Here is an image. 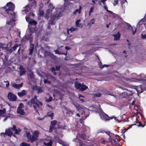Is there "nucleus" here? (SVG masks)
Listing matches in <instances>:
<instances>
[{"mask_svg":"<svg viewBox=\"0 0 146 146\" xmlns=\"http://www.w3.org/2000/svg\"><path fill=\"white\" fill-rule=\"evenodd\" d=\"M82 7L81 6H79V9H76L73 12V14L75 15L77 13H78L79 14L81 13L82 10Z\"/></svg>","mask_w":146,"mask_h":146,"instance_id":"23","label":"nucleus"},{"mask_svg":"<svg viewBox=\"0 0 146 146\" xmlns=\"http://www.w3.org/2000/svg\"><path fill=\"white\" fill-rule=\"evenodd\" d=\"M49 112L47 113L46 116L50 117L51 119L52 120L53 119L54 113H52L50 114H49Z\"/></svg>","mask_w":146,"mask_h":146,"instance_id":"29","label":"nucleus"},{"mask_svg":"<svg viewBox=\"0 0 146 146\" xmlns=\"http://www.w3.org/2000/svg\"><path fill=\"white\" fill-rule=\"evenodd\" d=\"M32 33H30L29 35H26L25 36V37L23 39V41L25 42L28 40H29L30 43H32L33 40V37L32 36Z\"/></svg>","mask_w":146,"mask_h":146,"instance_id":"6","label":"nucleus"},{"mask_svg":"<svg viewBox=\"0 0 146 146\" xmlns=\"http://www.w3.org/2000/svg\"><path fill=\"white\" fill-rule=\"evenodd\" d=\"M108 66H108V65H106V64H104V65H103L102 66V68H104V67H108Z\"/></svg>","mask_w":146,"mask_h":146,"instance_id":"61","label":"nucleus"},{"mask_svg":"<svg viewBox=\"0 0 146 146\" xmlns=\"http://www.w3.org/2000/svg\"><path fill=\"white\" fill-rule=\"evenodd\" d=\"M113 139H112L111 137V138L110 137L109 138V140L110 142H111L112 145H116L120 141V139H118L117 138H115L113 137Z\"/></svg>","mask_w":146,"mask_h":146,"instance_id":"10","label":"nucleus"},{"mask_svg":"<svg viewBox=\"0 0 146 146\" xmlns=\"http://www.w3.org/2000/svg\"><path fill=\"white\" fill-rule=\"evenodd\" d=\"M48 7L50 9L51 11H52L54 8V7L53 6V5L51 3H50L48 5Z\"/></svg>","mask_w":146,"mask_h":146,"instance_id":"42","label":"nucleus"},{"mask_svg":"<svg viewBox=\"0 0 146 146\" xmlns=\"http://www.w3.org/2000/svg\"><path fill=\"white\" fill-rule=\"evenodd\" d=\"M25 19L26 21L29 23V21L30 20V17L28 16H26L25 17Z\"/></svg>","mask_w":146,"mask_h":146,"instance_id":"52","label":"nucleus"},{"mask_svg":"<svg viewBox=\"0 0 146 146\" xmlns=\"http://www.w3.org/2000/svg\"><path fill=\"white\" fill-rule=\"evenodd\" d=\"M38 15L41 16H43L44 14V11L41 9V8L40 7L38 11Z\"/></svg>","mask_w":146,"mask_h":146,"instance_id":"26","label":"nucleus"},{"mask_svg":"<svg viewBox=\"0 0 146 146\" xmlns=\"http://www.w3.org/2000/svg\"><path fill=\"white\" fill-rule=\"evenodd\" d=\"M105 133L106 134H107L110 137V138H111V135H110V134L111 133L109 131H105L103 129H100L98 130V133Z\"/></svg>","mask_w":146,"mask_h":146,"instance_id":"12","label":"nucleus"},{"mask_svg":"<svg viewBox=\"0 0 146 146\" xmlns=\"http://www.w3.org/2000/svg\"><path fill=\"white\" fill-rule=\"evenodd\" d=\"M13 132L10 130L9 129H7L5 130V133L2 132L1 134V135H3L4 137H5L7 136L11 137L13 135Z\"/></svg>","mask_w":146,"mask_h":146,"instance_id":"8","label":"nucleus"},{"mask_svg":"<svg viewBox=\"0 0 146 146\" xmlns=\"http://www.w3.org/2000/svg\"><path fill=\"white\" fill-rule=\"evenodd\" d=\"M57 123V121L55 120L51 121L50 125L49 127V132H52L53 131V130H56L57 128L55 127V126Z\"/></svg>","mask_w":146,"mask_h":146,"instance_id":"5","label":"nucleus"},{"mask_svg":"<svg viewBox=\"0 0 146 146\" xmlns=\"http://www.w3.org/2000/svg\"><path fill=\"white\" fill-rule=\"evenodd\" d=\"M66 113L68 114L69 116H71L73 114V111L67 109Z\"/></svg>","mask_w":146,"mask_h":146,"instance_id":"28","label":"nucleus"},{"mask_svg":"<svg viewBox=\"0 0 146 146\" xmlns=\"http://www.w3.org/2000/svg\"><path fill=\"white\" fill-rule=\"evenodd\" d=\"M17 94L19 97H22L26 95V92L25 90H23L21 92H18Z\"/></svg>","mask_w":146,"mask_h":146,"instance_id":"22","label":"nucleus"},{"mask_svg":"<svg viewBox=\"0 0 146 146\" xmlns=\"http://www.w3.org/2000/svg\"><path fill=\"white\" fill-rule=\"evenodd\" d=\"M146 17V13L145 14V16L144 17V18L141 19L139 21V23H140L141 24H142L143 23L146 21V19H145Z\"/></svg>","mask_w":146,"mask_h":146,"instance_id":"37","label":"nucleus"},{"mask_svg":"<svg viewBox=\"0 0 146 146\" xmlns=\"http://www.w3.org/2000/svg\"><path fill=\"white\" fill-rule=\"evenodd\" d=\"M36 2L35 1H34L32 4H30L27 5L25 8L22 10V11H24L26 13L28 12L30 10L31 7L33 6L34 8L36 7Z\"/></svg>","mask_w":146,"mask_h":146,"instance_id":"4","label":"nucleus"},{"mask_svg":"<svg viewBox=\"0 0 146 146\" xmlns=\"http://www.w3.org/2000/svg\"><path fill=\"white\" fill-rule=\"evenodd\" d=\"M20 146H30V145L27 143L23 142L20 144Z\"/></svg>","mask_w":146,"mask_h":146,"instance_id":"40","label":"nucleus"},{"mask_svg":"<svg viewBox=\"0 0 146 146\" xmlns=\"http://www.w3.org/2000/svg\"><path fill=\"white\" fill-rule=\"evenodd\" d=\"M29 24L31 26H36L37 23L36 21L31 19L30 20Z\"/></svg>","mask_w":146,"mask_h":146,"instance_id":"17","label":"nucleus"},{"mask_svg":"<svg viewBox=\"0 0 146 146\" xmlns=\"http://www.w3.org/2000/svg\"><path fill=\"white\" fill-rule=\"evenodd\" d=\"M1 112L0 113L1 114H3L5 113L6 109L5 108H3L2 110H1Z\"/></svg>","mask_w":146,"mask_h":146,"instance_id":"53","label":"nucleus"},{"mask_svg":"<svg viewBox=\"0 0 146 146\" xmlns=\"http://www.w3.org/2000/svg\"><path fill=\"white\" fill-rule=\"evenodd\" d=\"M127 26L128 29H131L133 34V35H134L136 33L137 29L135 27H132L131 25L129 24H128Z\"/></svg>","mask_w":146,"mask_h":146,"instance_id":"13","label":"nucleus"},{"mask_svg":"<svg viewBox=\"0 0 146 146\" xmlns=\"http://www.w3.org/2000/svg\"><path fill=\"white\" fill-rule=\"evenodd\" d=\"M65 3L68 5H70L71 3L69 2L68 0H64Z\"/></svg>","mask_w":146,"mask_h":146,"instance_id":"48","label":"nucleus"},{"mask_svg":"<svg viewBox=\"0 0 146 146\" xmlns=\"http://www.w3.org/2000/svg\"><path fill=\"white\" fill-rule=\"evenodd\" d=\"M22 83H21L20 84H13L12 86L13 87L16 89H19L22 86Z\"/></svg>","mask_w":146,"mask_h":146,"instance_id":"24","label":"nucleus"},{"mask_svg":"<svg viewBox=\"0 0 146 146\" xmlns=\"http://www.w3.org/2000/svg\"><path fill=\"white\" fill-rule=\"evenodd\" d=\"M137 113L139 114L142 119H145L144 115L142 114L141 113L139 112H137Z\"/></svg>","mask_w":146,"mask_h":146,"instance_id":"49","label":"nucleus"},{"mask_svg":"<svg viewBox=\"0 0 146 146\" xmlns=\"http://www.w3.org/2000/svg\"><path fill=\"white\" fill-rule=\"evenodd\" d=\"M15 8L14 4L11 2H8L1 8V13L2 14H6L13 18H15L16 15V13L14 11Z\"/></svg>","mask_w":146,"mask_h":146,"instance_id":"1","label":"nucleus"},{"mask_svg":"<svg viewBox=\"0 0 146 146\" xmlns=\"http://www.w3.org/2000/svg\"><path fill=\"white\" fill-rule=\"evenodd\" d=\"M55 52L56 54H64L65 55V56H66L67 54L66 52V53L60 52H59V50H55Z\"/></svg>","mask_w":146,"mask_h":146,"instance_id":"30","label":"nucleus"},{"mask_svg":"<svg viewBox=\"0 0 146 146\" xmlns=\"http://www.w3.org/2000/svg\"><path fill=\"white\" fill-rule=\"evenodd\" d=\"M80 20H77L76 21V25H77L79 24V23L80 22Z\"/></svg>","mask_w":146,"mask_h":146,"instance_id":"64","label":"nucleus"},{"mask_svg":"<svg viewBox=\"0 0 146 146\" xmlns=\"http://www.w3.org/2000/svg\"><path fill=\"white\" fill-rule=\"evenodd\" d=\"M94 7L93 6L91 7L90 8V10L89 11V15H90L91 13L93 11V10L94 9Z\"/></svg>","mask_w":146,"mask_h":146,"instance_id":"39","label":"nucleus"},{"mask_svg":"<svg viewBox=\"0 0 146 146\" xmlns=\"http://www.w3.org/2000/svg\"><path fill=\"white\" fill-rule=\"evenodd\" d=\"M101 117L102 119L106 120V121L109 119V117L106 114L104 113L101 115Z\"/></svg>","mask_w":146,"mask_h":146,"instance_id":"14","label":"nucleus"},{"mask_svg":"<svg viewBox=\"0 0 146 146\" xmlns=\"http://www.w3.org/2000/svg\"><path fill=\"white\" fill-rule=\"evenodd\" d=\"M100 141L102 143L104 144L105 143V139L104 138H102L100 140Z\"/></svg>","mask_w":146,"mask_h":146,"instance_id":"54","label":"nucleus"},{"mask_svg":"<svg viewBox=\"0 0 146 146\" xmlns=\"http://www.w3.org/2000/svg\"><path fill=\"white\" fill-rule=\"evenodd\" d=\"M113 36H114V40H119L120 38V34L118 32L117 34L114 35Z\"/></svg>","mask_w":146,"mask_h":146,"instance_id":"20","label":"nucleus"},{"mask_svg":"<svg viewBox=\"0 0 146 146\" xmlns=\"http://www.w3.org/2000/svg\"><path fill=\"white\" fill-rule=\"evenodd\" d=\"M24 105H23V103H21L20 104L19 106L18 107L17 109H21L22 108H24Z\"/></svg>","mask_w":146,"mask_h":146,"instance_id":"47","label":"nucleus"},{"mask_svg":"<svg viewBox=\"0 0 146 146\" xmlns=\"http://www.w3.org/2000/svg\"><path fill=\"white\" fill-rule=\"evenodd\" d=\"M27 104L30 106L33 105V108L37 113L38 112L37 108H40V107H42L43 105L42 102L38 100L36 95L34 97L32 98L30 101L27 102Z\"/></svg>","mask_w":146,"mask_h":146,"instance_id":"2","label":"nucleus"},{"mask_svg":"<svg viewBox=\"0 0 146 146\" xmlns=\"http://www.w3.org/2000/svg\"><path fill=\"white\" fill-rule=\"evenodd\" d=\"M19 69H20V76H22L25 73L26 70L25 69L22 67H20Z\"/></svg>","mask_w":146,"mask_h":146,"instance_id":"21","label":"nucleus"},{"mask_svg":"<svg viewBox=\"0 0 146 146\" xmlns=\"http://www.w3.org/2000/svg\"><path fill=\"white\" fill-rule=\"evenodd\" d=\"M4 50H5V52L6 53H8V52H9V48L8 47V46H5V48H4Z\"/></svg>","mask_w":146,"mask_h":146,"instance_id":"46","label":"nucleus"},{"mask_svg":"<svg viewBox=\"0 0 146 146\" xmlns=\"http://www.w3.org/2000/svg\"><path fill=\"white\" fill-rule=\"evenodd\" d=\"M121 1V3L122 4L124 3L125 2H127L126 0H119Z\"/></svg>","mask_w":146,"mask_h":146,"instance_id":"59","label":"nucleus"},{"mask_svg":"<svg viewBox=\"0 0 146 146\" xmlns=\"http://www.w3.org/2000/svg\"><path fill=\"white\" fill-rule=\"evenodd\" d=\"M128 93L126 92H123L121 94V97L123 98H126L129 97L130 96H132L133 94L134 93V92L131 90H129L128 91Z\"/></svg>","mask_w":146,"mask_h":146,"instance_id":"9","label":"nucleus"},{"mask_svg":"<svg viewBox=\"0 0 146 146\" xmlns=\"http://www.w3.org/2000/svg\"><path fill=\"white\" fill-rule=\"evenodd\" d=\"M50 70L52 72L55 71L56 70V69L54 67H52L50 68Z\"/></svg>","mask_w":146,"mask_h":146,"instance_id":"57","label":"nucleus"},{"mask_svg":"<svg viewBox=\"0 0 146 146\" xmlns=\"http://www.w3.org/2000/svg\"><path fill=\"white\" fill-rule=\"evenodd\" d=\"M26 136L28 140V141H30L32 143L38 140L39 134V132L38 130H36L33 133V135L32 136L30 132L25 131Z\"/></svg>","mask_w":146,"mask_h":146,"instance_id":"3","label":"nucleus"},{"mask_svg":"<svg viewBox=\"0 0 146 146\" xmlns=\"http://www.w3.org/2000/svg\"><path fill=\"white\" fill-rule=\"evenodd\" d=\"M17 113H18L20 114L21 115H23L24 114V110L21 109H17Z\"/></svg>","mask_w":146,"mask_h":146,"instance_id":"27","label":"nucleus"},{"mask_svg":"<svg viewBox=\"0 0 146 146\" xmlns=\"http://www.w3.org/2000/svg\"><path fill=\"white\" fill-rule=\"evenodd\" d=\"M42 88V87H39L38 88H37V86H35L34 87V89L36 90H37V93L39 94L43 92Z\"/></svg>","mask_w":146,"mask_h":146,"instance_id":"18","label":"nucleus"},{"mask_svg":"<svg viewBox=\"0 0 146 146\" xmlns=\"http://www.w3.org/2000/svg\"><path fill=\"white\" fill-rule=\"evenodd\" d=\"M79 135L80 138L82 139L85 140L86 139V135L83 132L79 134Z\"/></svg>","mask_w":146,"mask_h":146,"instance_id":"25","label":"nucleus"},{"mask_svg":"<svg viewBox=\"0 0 146 146\" xmlns=\"http://www.w3.org/2000/svg\"><path fill=\"white\" fill-rule=\"evenodd\" d=\"M86 117L87 116H85L84 118H83V117H82L81 118H80V122L81 123V121L84 120L85 119V118H86Z\"/></svg>","mask_w":146,"mask_h":146,"instance_id":"56","label":"nucleus"},{"mask_svg":"<svg viewBox=\"0 0 146 146\" xmlns=\"http://www.w3.org/2000/svg\"><path fill=\"white\" fill-rule=\"evenodd\" d=\"M16 128V126L15 125H13L12 127H11L10 128H9L8 129H9L10 130H12V131H14L15 130Z\"/></svg>","mask_w":146,"mask_h":146,"instance_id":"43","label":"nucleus"},{"mask_svg":"<svg viewBox=\"0 0 146 146\" xmlns=\"http://www.w3.org/2000/svg\"><path fill=\"white\" fill-rule=\"evenodd\" d=\"M29 76L31 79H33L34 78V75L33 73H31L29 74Z\"/></svg>","mask_w":146,"mask_h":146,"instance_id":"45","label":"nucleus"},{"mask_svg":"<svg viewBox=\"0 0 146 146\" xmlns=\"http://www.w3.org/2000/svg\"><path fill=\"white\" fill-rule=\"evenodd\" d=\"M52 142L51 141H50L47 143H44V144L47 146H51L52 145Z\"/></svg>","mask_w":146,"mask_h":146,"instance_id":"41","label":"nucleus"},{"mask_svg":"<svg viewBox=\"0 0 146 146\" xmlns=\"http://www.w3.org/2000/svg\"><path fill=\"white\" fill-rule=\"evenodd\" d=\"M60 69V66H56V70L57 71H59Z\"/></svg>","mask_w":146,"mask_h":146,"instance_id":"55","label":"nucleus"},{"mask_svg":"<svg viewBox=\"0 0 146 146\" xmlns=\"http://www.w3.org/2000/svg\"><path fill=\"white\" fill-rule=\"evenodd\" d=\"M30 48L29 49V55H31L32 54L34 49V44L31 43H30Z\"/></svg>","mask_w":146,"mask_h":146,"instance_id":"15","label":"nucleus"},{"mask_svg":"<svg viewBox=\"0 0 146 146\" xmlns=\"http://www.w3.org/2000/svg\"><path fill=\"white\" fill-rule=\"evenodd\" d=\"M49 22V24L52 25H54L55 23V19H50Z\"/></svg>","mask_w":146,"mask_h":146,"instance_id":"31","label":"nucleus"},{"mask_svg":"<svg viewBox=\"0 0 146 146\" xmlns=\"http://www.w3.org/2000/svg\"><path fill=\"white\" fill-rule=\"evenodd\" d=\"M102 95V94L100 93H95L93 94V95L94 96V97H100Z\"/></svg>","mask_w":146,"mask_h":146,"instance_id":"35","label":"nucleus"},{"mask_svg":"<svg viewBox=\"0 0 146 146\" xmlns=\"http://www.w3.org/2000/svg\"><path fill=\"white\" fill-rule=\"evenodd\" d=\"M142 38H146V34L145 35H141Z\"/></svg>","mask_w":146,"mask_h":146,"instance_id":"60","label":"nucleus"},{"mask_svg":"<svg viewBox=\"0 0 146 146\" xmlns=\"http://www.w3.org/2000/svg\"><path fill=\"white\" fill-rule=\"evenodd\" d=\"M99 66L100 67V68H102V63L101 62H99Z\"/></svg>","mask_w":146,"mask_h":146,"instance_id":"63","label":"nucleus"},{"mask_svg":"<svg viewBox=\"0 0 146 146\" xmlns=\"http://www.w3.org/2000/svg\"><path fill=\"white\" fill-rule=\"evenodd\" d=\"M127 41L128 42V46H129L131 45V43L129 42V41L128 40H127Z\"/></svg>","mask_w":146,"mask_h":146,"instance_id":"62","label":"nucleus"},{"mask_svg":"<svg viewBox=\"0 0 146 146\" xmlns=\"http://www.w3.org/2000/svg\"><path fill=\"white\" fill-rule=\"evenodd\" d=\"M7 97L9 101L12 102L16 101L17 100L16 96L11 92H9L8 93Z\"/></svg>","mask_w":146,"mask_h":146,"instance_id":"7","label":"nucleus"},{"mask_svg":"<svg viewBox=\"0 0 146 146\" xmlns=\"http://www.w3.org/2000/svg\"><path fill=\"white\" fill-rule=\"evenodd\" d=\"M88 87L87 86H86L85 85L83 84H82L81 85V86L80 87L79 90L83 91L86 90L88 89Z\"/></svg>","mask_w":146,"mask_h":146,"instance_id":"19","label":"nucleus"},{"mask_svg":"<svg viewBox=\"0 0 146 146\" xmlns=\"http://www.w3.org/2000/svg\"><path fill=\"white\" fill-rule=\"evenodd\" d=\"M6 46V44L5 43H1L0 44V48H2L3 49H4V48H5V46Z\"/></svg>","mask_w":146,"mask_h":146,"instance_id":"38","label":"nucleus"},{"mask_svg":"<svg viewBox=\"0 0 146 146\" xmlns=\"http://www.w3.org/2000/svg\"><path fill=\"white\" fill-rule=\"evenodd\" d=\"M78 97L79 99H80V101H82V102H84V100L82 98H83L84 97L82 96L80 94H79Z\"/></svg>","mask_w":146,"mask_h":146,"instance_id":"44","label":"nucleus"},{"mask_svg":"<svg viewBox=\"0 0 146 146\" xmlns=\"http://www.w3.org/2000/svg\"><path fill=\"white\" fill-rule=\"evenodd\" d=\"M67 126L66 125L62 126V125H60L57 127L58 129H66V128H67Z\"/></svg>","mask_w":146,"mask_h":146,"instance_id":"33","label":"nucleus"},{"mask_svg":"<svg viewBox=\"0 0 146 146\" xmlns=\"http://www.w3.org/2000/svg\"><path fill=\"white\" fill-rule=\"evenodd\" d=\"M19 46V45L17 44H15L13 46L11 47L9 50L8 54H11L13 51H15L17 49V48Z\"/></svg>","mask_w":146,"mask_h":146,"instance_id":"11","label":"nucleus"},{"mask_svg":"<svg viewBox=\"0 0 146 146\" xmlns=\"http://www.w3.org/2000/svg\"><path fill=\"white\" fill-rule=\"evenodd\" d=\"M137 124H136V125H138L139 127L141 126L142 127H143L145 125V123L144 125H142L140 121H139L138 122H137Z\"/></svg>","mask_w":146,"mask_h":146,"instance_id":"36","label":"nucleus"},{"mask_svg":"<svg viewBox=\"0 0 146 146\" xmlns=\"http://www.w3.org/2000/svg\"><path fill=\"white\" fill-rule=\"evenodd\" d=\"M81 83L78 82H76L74 83L75 87L76 90L80 89L81 86Z\"/></svg>","mask_w":146,"mask_h":146,"instance_id":"16","label":"nucleus"},{"mask_svg":"<svg viewBox=\"0 0 146 146\" xmlns=\"http://www.w3.org/2000/svg\"><path fill=\"white\" fill-rule=\"evenodd\" d=\"M60 142H62V143H60V144L62 145L63 146H69L68 144L63 142L62 141H61Z\"/></svg>","mask_w":146,"mask_h":146,"instance_id":"50","label":"nucleus"},{"mask_svg":"<svg viewBox=\"0 0 146 146\" xmlns=\"http://www.w3.org/2000/svg\"><path fill=\"white\" fill-rule=\"evenodd\" d=\"M75 29L73 27H71L69 29H67V34L68 35H70L69 33V31H70V33H71L73 31H74Z\"/></svg>","mask_w":146,"mask_h":146,"instance_id":"34","label":"nucleus"},{"mask_svg":"<svg viewBox=\"0 0 146 146\" xmlns=\"http://www.w3.org/2000/svg\"><path fill=\"white\" fill-rule=\"evenodd\" d=\"M95 22V20L94 18H93L90 21V23L92 24H94Z\"/></svg>","mask_w":146,"mask_h":146,"instance_id":"58","label":"nucleus"},{"mask_svg":"<svg viewBox=\"0 0 146 146\" xmlns=\"http://www.w3.org/2000/svg\"><path fill=\"white\" fill-rule=\"evenodd\" d=\"M118 0H115L114 1V2L113 3V5L114 6H115L116 5L118 4Z\"/></svg>","mask_w":146,"mask_h":146,"instance_id":"51","label":"nucleus"},{"mask_svg":"<svg viewBox=\"0 0 146 146\" xmlns=\"http://www.w3.org/2000/svg\"><path fill=\"white\" fill-rule=\"evenodd\" d=\"M15 131V134H19V133L21 132V130L20 128L18 129L16 128Z\"/></svg>","mask_w":146,"mask_h":146,"instance_id":"32","label":"nucleus"}]
</instances>
